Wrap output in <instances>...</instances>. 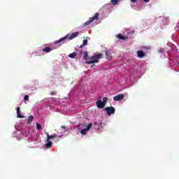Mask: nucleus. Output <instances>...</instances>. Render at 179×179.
<instances>
[{"instance_id":"nucleus-1","label":"nucleus","mask_w":179,"mask_h":179,"mask_svg":"<svg viewBox=\"0 0 179 179\" xmlns=\"http://www.w3.org/2000/svg\"><path fill=\"white\" fill-rule=\"evenodd\" d=\"M83 58L86 61L85 64L90 65L92 64H97L99 60L103 58V55H101V53H99L89 57V53L87 51H85L84 52Z\"/></svg>"},{"instance_id":"nucleus-2","label":"nucleus","mask_w":179,"mask_h":179,"mask_svg":"<svg viewBox=\"0 0 179 179\" xmlns=\"http://www.w3.org/2000/svg\"><path fill=\"white\" fill-rule=\"evenodd\" d=\"M78 36L79 32H73L70 36L67 35L63 38H61L58 41H56L55 44H60V43H62L61 44H65V43H66V40H73V38H76V37Z\"/></svg>"},{"instance_id":"nucleus-3","label":"nucleus","mask_w":179,"mask_h":179,"mask_svg":"<svg viewBox=\"0 0 179 179\" xmlns=\"http://www.w3.org/2000/svg\"><path fill=\"white\" fill-rule=\"evenodd\" d=\"M45 135L47 136V142L48 143L46 144H45V146L48 149H50V148H51V146H52V142L50 140V139H55V138H57V134L50 136V134L45 133Z\"/></svg>"},{"instance_id":"nucleus-4","label":"nucleus","mask_w":179,"mask_h":179,"mask_svg":"<svg viewBox=\"0 0 179 179\" xmlns=\"http://www.w3.org/2000/svg\"><path fill=\"white\" fill-rule=\"evenodd\" d=\"M99 17H100V14H99V13H96L93 17L90 18V20L84 23V26H89V24H90V23H93L94 20H99Z\"/></svg>"},{"instance_id":"nucleus-5","label":"nucleus","mask_w":179,"mask_h":179,"mask_svg":"<svg viewBox=\"0 0 179 179\" xmlns=\"http://www.w3.org/2000/svg\"><path fill=\"white\" fill-rule=\"evenodd\" d=\"M105 111L108 115H112V114H115V108L113 106L106 107Z\"/></svg>"},{"instance_id":"nucleus-6","label":"nucleus","mask_w":179,"mask_h":179,"mask_svg":"<svg viewBox=\"0 0 179 179\" xmlns=\"http://www.w3.org/2000/svg\"><path fill=\"white\" fill-rule=\"evenodd\" d=\"M124 97V94H119V95H116L113 97V100L114 101H121V100H123Z\"/></svg>"},{"instance_id":"nucleus-7","label":"nucleus","mask_w":179,"mask_h":179,"mask_svg":"<svg viewBox=\"0 0 179 179\" xmlns=\"http://www.w3.org/2000/svg\"><path fill=\"white\" fill-rule=\"evenodd\" d=\"M96 107L98 108H104L106 107V104L104 103H103V101L98 100L96 101Z\"/></svg>"},{"instance_id":"nucleus-8","label":"nucleus","mask_w":179,"mask_h":179,"mask_svg":"<svg viewBox=\"0 0 179 179\" xmlns=\"http://www.w3.org/2000/svg\"><path fill=\"white\" fill-rule=\"evenodd\" d=\"M137 57L138 58H144V57H146V53L143 50H138L137 51Z\"/></svg>"},{"instance_id":"nucleus-9","label":"nucleus","mask_w":179,"mask_h":179,"mask_svg":"<svg viewBox=\"0 0 179 179\" xmlns=\"http://www.w3.org/2000/svg\"><path fill=\"white\" fill-rule=\"evenodd\" d=\"M106 59H112L113 55H111V52L109 50L106 51Z\"/></svg>"},{"instance_id":"nucleus-10","label":"nucleus","mask_w":179,"mask_h":179,"mask_svg":"<svg viewBox=\"0 0 179 179\" xmlns=\"http://www.w3.org/2000/svg\"><path fill=\"white\" fill-rule=\"evenodd\" d=\"M52 50V48L50 47H45L42 50L43 52H45V54H48V52H51Z\"/></svg>"},{"instance_id":"nucleus-11","label":"nucleus","mask_w":179,"mask_h":179,"mask_svg":"<svg viewBox=\"0 0 179 179\" xmlns=\"http://www.w3.org/2000/svg\"><path fill=\"white\" fill-rule=\"evenodd\" d=\"M17 114L18 118H24V117L20 114V107L19 106L17 108Z\"/></svg>"},{"instance_id":"nucleus-12","label":"nucleus","mask_w":179,"mask_h":179,"mask_svg":"<svg viewBox=\"0 0 179 179\" xmlns=\"http://www.w3.org/2000/svg\"><path fill=\"white\" fill-rule=\"evenodd\" d=\"M34 120V117H33V115L29 116L27 121V124H30L31 122H33Z\"/></svg>"},{"instance_id":"nucleus-13","label":"nucleus","mask_w":179,"mask_h":179,"mask_svg":"<svg viewBox=\"0 0 179 179\" xmlns=\"http://www.w3.org/2000/svg\"><path fill=\"white\" fill-rule=\"evenodd\" d=\"M84 45H87V39H84L83 41V45L80 46V48H83Z\"/></svg>"},{"instance_id":"nucleus-14","label":"nucleus","mask_w":179,"mask_h":179,"mask_svg":"<svg viewBox=\"0 0 179 179\" xmlns=\"http://www.w3.org/2000/svg\"><path fill=\"white\" fill-rule=\"evenodd\" d=\"M78 55V53H76V52H74L73 53H71L69 55V58H75V57H76Z\"/></svg>"},{"instance_id":"nucleus-15","label":"nucleus","mask_w":179,"mask_h":179,"mask_svg":"<svg viewBox=\"0 0 179 179\" xmlns=\"http://www.w3.org/2000/svg\"><path fill=\"white\" fill-rule=\"evenodd\" d=\"M117 37L120 39V40H125V36L121 35V34H117Z\"/></svg>"},{"instance_id":"nucleus-16","label":"nucleus","mask_w":179,"mask_h":179,"mask_svg":"<svg viewBox=\"0 0 179 179\" xmlns=\"http://www.w3.org/2000/svg\"><path fill=\"white\" fill-rule=\"evenodd\" d=\"M80 134H81V135H86V134H87V129H82L80 131Z\"/></svg>"},{"instance_id":"nucleus-17","label":"nucleus","mask_w":179,"mask_h":179,"mask_svg":"<svg viewBox=\"0 0 179 179\" xmlns=\"http://www.w3.org/2000/svg\"><path fill=\"white\" fill-rule=\"evenodd\" d=\"M110 2L113 5H117L120 2V0H111Z\"/></svg>"},{"instance_id":"nucleus-18","label":"nucleus","mask_w":179,"mask_h":179,"mask_svg":"<svg viewBox=\"0 0 179 179\" xmlns=\"http://www.w3.org/2000/svg\"><path fill=\"white\" fill-rule=\"evenodd\" d=\"M92 125H93V124H92V123L88 124L86 126L85 129H87V131H90V128H92Z\"/></svg>"},{"instance_id":"nucleus-19","label":"nucleus","mask_w":179,"mask_h":179,"mask_svg":"<svg viewBox=\"0 0 179 179\" xmlns=\"http://www.w3.org/2000/svg\"><path fill=\"white\" fill-rule=\"evenodd\" d=\"M36 129H38V131H41V124L40 123H36Z\"/></svg>"},{"instance_id":"nucleus-20","label":"nucleus","mask_w":179,"mask_h":179,"mask_svg":"<svg viewBox=\"0 0 179 179\" xmlns=\"http://www.w3.org/2000/svg\"><path fill=\"white\" fill-rule=\"evenodd\" d=\"M108 101V98H107V97H104L103 99V101H102V102L105 104V106H106V104L107 103V101Z\"/></svg>"},{"instance_id":"nucleus-21","label":"nucleus","mask_w":179,"mask_h":179,"mask_svg":"<svg viewBox=\"0 0 179 179\" xmlns=\"http://www.w3.org/2000/svg\"><path fill=\"white\" fill-rule=\"evenodd\" d=\"M24 101L26 103V101H29V95H25L24 96Z\"/></svg>"},{"instance_id":"nucleus-22","label":"nucleus","mask_w":179,"mask_h":179,"mask_svg":"<svg viewBox=\"0 0 179 179\" xmlns=\"http://www.w3.org/2000/svg\"><path fill=\"white\" fill-rule=\"evenodd\" d=\"M57 94V92L52 91L50 92V96H55Z\"/></svg>"},{"instance_id":"nucleus-23","label":"nucleus","mask_w":179,"mask_h":179,"mask_svg":"<svg viewBox=\"0 0 179 179\" xmlns=\"http://www.w3.org/2000/svg\"><path fill=\"white\" fill-rule=\"evenodd\" d=\"M131 2H134V3L138 2V1H136V0H131Z\"/></svg>"},{"instance_id":"nucleus-24","label":"nucleus","mask_w":179,"mask_h":179,"mask_svg":"<svg viewBox=\"0 0 179 179\" xmlns=\"http://www.w3.org/2000/svg\"><path fill=\"white\" fill-rule=\"evenodd\" d=\"M144 1V2H149V1H150V0H143Z\"/></svg>"},{"instance_id":"nucleus-25","label":"nucleus","mask_w":179,"mask_h":179,"mask_svg":"<svg viewBox=\"0 0 179 179\" xmlns=\"http://www.w3.org/2000/svg\"><path fill=\"white\" fill-rule=\"evenodd\" d=\"M93 66H94V64H93L92 66H91V68H93Z\"/></svg>"},{"instance_id":"nucleus-26","label":"nucleus","mask_w":179,"mask_h":179,"mask_svg":"<svg viewBox=\"0 0 179 179\" xmlns=\"http://www.w3.org/2000/svg\"><path fill=\"white\" fill-rule=\"evenodd\" d=\"M94 124L96 125V124H97V122H94Z\"/></svg>"},{"instance_id":"nucleus-27","label":"nucleus","mask_w":179,"mask_h":179,"mask_svg":"<svg viewBox=\"0 0 179 179\" xmlns=\"http://www.w3.org/2000/svg\"><path fill=\"white\" fill-rule=\"evenodd\" d=\"M80 54H82V51H80Z\"/></svg>"},{"instance_id":"nucleus-28","label":"nucleus","mask_w":179,"mask_h":179,"mask_svg":"<svg viewBox=\"0 0 179 179\" xmlns=\"http://www.w3.org/2000/svg\"><path fill=\"white\" fill-rule=\"evenodd\" d=\"M62 128H65V127H62Z\"/></svg>"}]
</instances>
